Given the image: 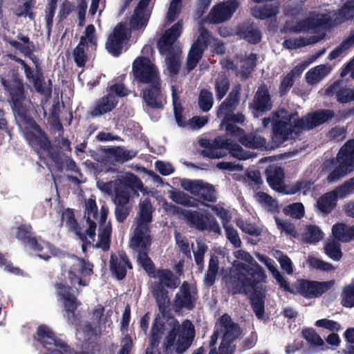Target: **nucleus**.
<instances>
[{
	"instance_id": "1",
	"label": "nucleus",
	"mask_w": 354,
	"mask_h": 354,
	"mask_svg": "<svg viewBox=\"0 0 354 354\" xmlns=\"http://www.w3.org/2000/svg\"><path fill=\"white\" fill-rule=\"evenodd\" d=\"M264 269L256 261L251 265L241 263L225 277V285L232 295H250L252 309L259 319L265 315V294L259 290V285L266 282Z\"/></svg>"
},
{
	"instance_id": "2",
	"label": "nucleus",
	"mask_w": 354,
	"mask_h": 354,
	"mask_svg": "<svg viewBox=\"0 0 354 354\" xmlns=\"http://www.w3.org/2000/svg\"><path fill=\"white\" fill-rule=\"evenodd\" d=\"M164 330L165 324L157 315L149 333L145 354H182L191 346L195 334L194 326L190 320L185 319L180 326L179 322L174 319L160 347Z\"/></svg>"
},
{
	"instance_id": "3",
	"label": "nucleus",
	"mask_w": 354,
	"mask_h": 354,
	"mask_svg": "<svg viewBox=\"0 0 354 354\" xmlns=\"http://www.w3.org/2000/svg\"><path fill=\"white\" fill-rule=\"evenodd\" d=\"M77 263H73L68 271V279L71 286L65 283H57L55 286L57 294L64 300V306L67 313L68 319L74 320L75 312L81 305V302L77 299L76 295H80L81 290L75 289L73 294V286L78 284L80 286H87L89 284L90 277L93 273V264L83 258L75 256Z\"/></svg>"
},
{
	"instance_id": "4",
	"label": "nucleus",
	"mask_w": 354,
	"mask_h": 354,
	"mask_svg": "<svg viewBox=\"0 0 354 354\" xmlns=\"http://www.w3.org/2000/svg\"><path fill=\"white\" fill-rule=\"evenodd\" d=\"M337 17L333 21L330 15L327 14L317 15V17H308L298 21L296 25L292 26V22L286 21L281 29L282 33H299L313 30L315 32H319L330 28L335 25L352 20L354 19V0H347L344 5L337 10Z\"/></svg>"
},
{
	"instance_id": "5",
	"label": "nucleus",
	"mask_w": 354,
	"mask_h": 354,
	"mask_svg": "<svg viewBox=\"0 0 354 354\" xmlns=\"http://www.w3.org/2000/svg\"><path fill=\"white\" fill-rule=\"evenodd\" d=\"M198 143L203 148L201 154L211 159L223 158L227 153L239 160H247L250 157L248 151H244L239 144L225 136H217L213 140L202 138Z\"/></svg>"
},
{
	"instance_id": "6",
	"label": "nucleus",
	"mask_w": 354,
	"mask_h": 354,
	"mask_svg": "<svg viewBox=\"0 0 354 354\" xmlns=\"http://www.w3.org/2000/svg\"><path fill=\"white\" fill-rule=\"evenodd\" d=\"M1 83L8 94L12 111L16 118L21 121L31 116L29 109L26 106L27 93L23 79L13 75L6 79L0 77Z\"/></svg>"
},
{
	"instance_id": "7",
	"label": "nucleus",
	"mask_w": 354,
	"mask_h": 354,
	"mask_svg": "<svg viewBox=\"0 0 354 354\" xmlns=\"http://www.w3.org/2000/svg\"><path fill=\"white\" fill-rule=\"evenodd\" d=\"M21 122L38 133V134H36L32 131H29L26 133V138L31 147L35 150H41L46 153L53 162H60L59 153L55 147H53L48 134L40 127L33 118L30 116Z\"/></svg>"
},
{
	"instance_id": "8",
	"label": "nucleus",
	"mask_w": 354,
	"mask_h": 354,
	"mask_svg": "<svg viewBox=\"0 0 354 354\" xmlns=\"http://www.w3.org/2000/svg\"><path fill=\"white\" fill-rule=\"evenodd\" d=\"M219 326L223 333L218 351L214 348L209 354H233L236 351L234 342L241 334V328L238 324L233 322L231 317L225 313L219 318Z\"/></svg>"
},
{
	"instance_id": "9",
	"label": "nucleus",
	"mask_w": 354,
	"mask_h": 354,
	"mask_svg": "<svg viewBox=\"0 0 354 354\" xmlns=\"http://www.w3.org/2000/svg\"><path fill=\"white\" fill-rule=\"evenodd\" d=\"M334 285V280L319 281L299 279L295 284L294 295H299L306 299L319 298L330 290Z\"/></svg>"
},
{
	"instance_id": "10",
	"label": "nucleus",
	"mask_w": 354,
	"mask_h": 354,
	"mask_svg": "<svg viewBox=\"0 0 354 354\" xmlns=\"http://www.w3.org/2000/svg\"><path fill=\"white\" fill-rule=\"evenodd\" d=\"M132 71L135 80L139 83L151 84L160 82L158 68L149 57H137L133 63Z\"/></svg>"
},
{
	"instance_id": "11",
	"label": "nucleus",
	"mask_w": 354,
	"mask_h": 354,
	"mask_svg": "<svg viewBox=\"0 0 354 354\" xmlns=\"http://www.w3.org/2000/svg\"><path fill=\"white\" fill-rule=\"evenodd\" d=\"M131 32L127 24L118 23L108 36L105 48L109 53L118 57L123 51L124 46L129 42Z\"/></svg>"
},
{
	"instance_id": "12",
	"label": "nucleus",
	"mask_w": 354,
	"mask_h": 354,
	"mask_svg": "<svg viewBox=\"0 0 354 354\" xmlns=\"http://www.w3.org/2000/svg\"><path fill=\"white\" fill-rule=\"evenodd\" d=\"M278 112H272V127L270 148L275 149L280 147L289 139L293 133V125L290 124V118L283 117L279 120Z\"/></svg>"
},
{
	"instance_id": "13",
	"label": "nucleus",
	"mask_w": 354,
	"mask_h": 354,
	"mask_svg": "<svg viewBox=\"0 0 354 354\" xmlns=\"http://www.w3.org/2000/svg\"><path fill=\"white\" fill-rule=\"evenodd\" d=\"M185 220L189 227L200 232L207 230L221 234V230L216 219L209 213H201L198 211L189 210Z\"/></svg>"
},
{
	"instance_id": "14",
	"label": "nucleus",
	"mask_w": 354,
	"mask_h": 354,
	"mask_svg": "<svg viewBox=\"0 0 354 354\" xmlns=\"http://www.w3.org/2000/svg\"><path fill=\"white\" fill-rule=\"evenodd\" d=\"M273 107L272 95L265 83L260 84L255 92L248 108L254 118H259L270 111Z\"/></svg>"
},
{
	"instance_id": "15",
	"label": "nucleus",
	"mask_w": 354,
	"mask_h": 354,
	"mask_svg": "<svg viewBox=\"0 0 354 354\" xmlns=\"http://www.w3.org/2000/svg\"><path fill=\"white\" fill-rule=\"evenodd\" d=\"M198 299V291L187 281H183L179 290L175 295L173 301V308L176 313L182 310H192L195 308Z\"/></svg>"
},
{
	"instance_id": "16",
	"label": "nucleus",
	"mask_w": 354,
	"mask_h": 354,
	"mask_svg": "<svg viewBox=\"0 0 354 354\" xmlns=\"http://www.w3.org/2000/svg\"><path fill=\"white\" fill-rule=\"evenodd\" d=\"M334 117V111L319 109L294 121L293 127L298 130H311L331 120Z\"/></svg>"
},
{
	"instance_id": "17",
	"label": "nucleus",
	"mask_w": 354,
	"mask_h": 354,
	"mask_svg": "<svg viewBox=\"0 0 354 354\" xmlns=\"http://www.w3.org/2000/svg\"><path fill=\"white\" fill-rule=\"evenodd\" d=\"M181 187L192 194L198 196L201 200L214 203L216 201V192L214 187L202 180L184 179Z\"/></svg>"
},
{
	"instance_id": "18",
	"label": "nucleus",
	"mask_w": 354,
	"mask_h": 354,
	"mask_svg": "<svg viewBox=\"0 0 354 354\" xmlns=\"http://www.w3.org/2000/svg\"><path fill=\"white\" fill-rule=\"evenodd\" d=\"M239 6L237 0H228L215 5L208 15V21L209 24H218L230 20Z\"/></svg>"
},
{
	"instance_id": "19",
	"label": "nucleus",
	"mask_w": 354,
	"mask_h": 354,
	"mask_svg": "<svg viewBox=\"0 0 354 354\" xmlns=\"http://www.w3.org/2000/svg\"><path fill=\"white\" fill-rule=\"evenodd\" d=\"M108 214V207L102 206L99 219L98 241L93 246L96 248H100L104 252L110 249L112 233V225L111 221L106 223Z\"/></svg>"
},
{
	"instance_id": "20",
	"label": "nucleus",
	"mask_w": 354,
	"mask_h": 354,
	"mask_svg": "<svg viewBox=\"0 0 354 354\" xmlns=\"http://www.w3.org/2000/svg\"><path fill=\"white\" fill-rule=\"evenodd\" d=\"M132 264L124 250L118 254L112 253L110 257L109 269L112 275L121 281L127 276V268L132 269Z\"/></svg>"
},
{
	"instance_id": "21",
	"label": "nucleus",
	"mask_w": 354,
	"mask_h": 354,
	"mask_svg": "<svg viewBox=\"0 0 354 354\" xmlns=\"http://www.w3.org/2000/svg\"><path fill=\"white\" fill-rule=\"evenodd\" d=\"M142 99L147 106L151 109H163L166 99L161 91L160 82L149 84L142 91Z\"/></svg>"
},
{
	"instance_id": "22",
	"label": "nucleus",
	"mask_w": 354,
	"mask_h": 354,
	"mask_svg": "<svg viewBox=\"0 0 354 354\" xmlns=\"http://www.w3.org/2000/svg\"><path fill=\"white\" fill-rule=\"evenodd\" d=\"M183 30L181 21H178L167 30L157 41V48L162 55L173 53L172 46L180 37Z\"/></svg>"
},
{
	"instance_id": "23",
	"label": "nucleus",
	"mask_w": 354,
	"mask_h": 354,
	"mask_svg": "<svg viewBox=\"0 0 354 354\" xmlns=\"http://www.w3.org/2000/svg\"><path fill=\"white\" fill-rule=\"evenodd\" d=\"M62 220L66 221V225L70 230L73 232L82 242V250L84 253L86 252L88 247L94 246V244L87 238L86 232H82V228L80 227L72 209L68 208L63 212Z\"/></svg>"
},
{
	"instance_id": "24",
	"label": "nucleus",
	"mask_w": 354,
	"mask_h": 354,
	"mask_svg": "<svg viewBox=\"0 0 354 354\" xmlns=\"http://www.w3.org/2000/svg\"><path fill=\"white\" fill-rule=\"evenodd\" d=\"M149 229L136 227L133 231V235L130 239L131 248L137 252L138 254L143 252H149L151 245V238L149 234Z\"/></svg>"
},
{
	"instance_id": "25",
	"label": "nucleus",
	"mask_w": 354,
	"mask_h": 354,
	"mask_svg": "<svg viewBox=\"0 0 354 354\" xmlns=\"http://www.w3.org/2000/svg\"><path fill=\"white\" fill-rule=\"evenodd\" d=\"M118 104L116 97L106 94L98 98L88 112V116L95 118L111 112Z\"/></svg>"
},
{
	"instance_id": "26",
	"label": "nucleus",
	"mask_w": 354,
	"mask_h": 354,
	"mask_svg": "<svg viewBox=\"0 0 354 354\" xmlns=\"http://www.w3.org/2000/svg\"><path fill=\"white\" fill-rule=\"evenodd\" d=\"M55 108L56 105H54L53 111L51 114L53 118H56L57 121H59V115L55 111ZM57 131L59 133V136L55 138L54 142L55 145H53V147H55L57 151L59 153L61 162L54 163L59 169H62L64 165V152H71L72 149L71 147V141L67 138L63 137L64 128L59 122H57Z\"/></svg>"
},
{
	"instance_id": "27",
	"label": "nucleus",
	"mask_w": 354,
	"mask_h": 354,
	"mask_svg": "<svg viewBox=\"0 0 354 354\" xmlns=\"http://www.w3.org/2000/svg\"><path fill=\"white\" fill-rule=\"evenodd\" d=\"M98 215V209L95 199L89 198L85 202V209L84 218L86 220L88 227L86 230L88 237L95 241L96 236L97 224L95 221Z\"/></svg>"
},
{
	"instance_id": "28",
	"label": "nucleus",
	"mask_w": 354,
	"mask_h": 354,
	"mask_svg": "<svg viewBox=\"0 0 354 354\" xmlns=\"http://www.w3.org/2000/svg\"><path fill=\"white\" fill-rule=\"evenodd\" d=\"M150 1L140 0L138 2L130 20V26L133 30H140L147 25L150 13L147 10V8Z\"/></svg>"
},
{
	"instance_id": "29",
	"label": "nucleus",
	"mask_w": 354,
	"mask_h": 354,
	"mask_svg": "<svg viewBox=\"0 0 354 354\" xmlns=\"http://www.w3.org/2000/svg\"><path fill=\"white\" fill-rule=\"evenodd\" d=\"M330 165H335L338 162L347 169L354 170V140L347 141L339 149L336 160L330 159Z\"/></svg>"
},
{
	"instance_id": "30",
	"label": "nucleus",
	"mask_w": 354,
	"mask_h": 354,
	"mask_svg": "<svg viewBox=\"0 0 354 354\" xmlns=\"http://www.w3.org/2000/svg\"><path fill=\"white\" fill-rule=\"evenodd\" d=\"M17 37L19 40L22 41L24 45H22L16 40H10L9 41L10 45L23 53L24 55L28 57L32 62L35 66L39 64V58L33 54V52L35 50V44L30 40L28 36L21 33L18 34Z\"/></svg>"
},
{
	"instance_id": "31",
	"label": "nucleus",
	"mask_w": 354,
	"mask_h": 354,
	"mask_svg": "<svg viewBox=\"0 0 354 354\" xmlns=\"http://www.w3.org/2000/svg\"><path fill=\"white\" fill-rule=\"evenodd\" d=\"M240 100V92L239 89L233 88L227 97L219 105L216 115L219 118H224L225 115L233 113Z\"/></svg>"
},
{
	"instance_id": "32",
	"label": "nucleus",
	"mask_w": 354,
	"mask_h": 354,
	"mask_svg": "<svg viewBox=\"0 0 354 354\" xmlns=\"http://www.w3.org/2000/svg\"><path fill=\"white\" fill-rule=\"evenodd\" d=\"M151 293L154 297L158 310L163 317H167L169 313V299L168 297L169 292L165 288L159 285L157 287H153Z\"/></svg>"
},
{
	"instance_id": "33",
	"label": "nucleus",
	"mask_w": 354,
	"mask_h": 354,
	"mask_svg": "<svg viewBox=\"0 0 354 354\" xmlns=\"http://www.w3.org/2000/svg\"><path fill=\"white\" fill-rule=\"evenodd\" d=\"M284 171L281 167L266 169L267 182L274 191L281 193L284 191Z\"/></svg>"
},
{
	"instance_id": "34",
	"label": "nucleus",
	"mask_w": 354,
	"mask_h": 354,
	"mask_svg": "<svg viewBox=\"0 0 354 354\" xmlns=\"http://www.w3.org/2000/svg\"><path fill=\"white\" fill-rule=\"evenodd\" d=\"M338 198L339 196L335 189L327 192L318 198L316 207L320 212L328 214L336 207Z\"/></svg>"
},
{
	"instance_id": "35",
	"label": "nucleus",
	"mask_w": 354,
	"mask_h": 354,
	"mask_svg": "<svg viewBox=\"0 0 354 354\" xmlns=\"http://www.w3.org/2000/svg\"><path fill=\"white\" fill-rule=\"evenodd\" d=\"M304 68L305 66L301 65L297 66L283 77L279 87V93L281 97L288 94L294 85L295 80L301 76Z\"/></svg>"
},
{
	"instance_id": "36",
	"label": "nucleus",
	"mask_w": 354,
	"mask_h": 354,
	"mask_svg": "<svg viewBox=\"0 0 354 354\" xmlns=\"http://www.w3.org/2000/svg\"><path fill=\"white\" fill-rule=\"evenodd\" d=\"M207 48L201 44L199 40H196L192 44L188 53L187 59L186 62V68L188 72L194 70L199 61L203 56L204 51Z\"/></svg>"
},
{
	"instance_id": "37",
	"label": "nucleus",
	"mask_w": 354,
	"mask_h": 354,
	"mask_svg": "<svg viewBox=\"0 0 354 354\" xmlns=\"http://www.w3.org/2000/svg\"><path fill=\"white\" fill-rule=\"evenodd\" d=\"M140 210L137 217V226L149 229V225L152 221V205L149 199L146 198L139 205Z\"/></svg>"
},
{
	"instance_id": "38",
	"label": "nucleus",
	"mask_w": 354,
	"mask_h": 354,
	"mask_svg": "<svg viewBox=\"0 0 354 354\" xmlns=\"http://www.w3.org/2000/svg\"><path fill=\"white\" fill-rule=\"evenodd\" d=\"M153 277L158 278L159 281L155 282L153 287L160 285L165 288L174 289L178 286V278L169 269H158L156 270V274Z\"/></svg>"
},
{
	"instance_id": "39",
	"label": "nucleus",
	"mask_w": 354,
	"mask_h": 354,
	"mask_svg": "<svg viewBox=\"0 0 354 354\" xmlns=\"http://www.w3.org/2000/svg\"><path fill=\"white\" fill-rule=\"evenodd\" d=\"M239 142L245 147L250 149H266V140L254 133L245 132L239 138Z\"/></svg>"
},
{
	"instance_id": "40",
	"label": "nucleus",
	"mask_w": 354,
	"mask_h": 354,
	"mask_svg": "<svg viewBox=\"0 0 354 354\" xmlns=\"http://www.w3.org/2000/svg\"><path fill=\"white\" fill-rule=\"evenodd\" d=\"M81 45H86V50L89 48L95 50L97 46V38L95 35V28L93 24H89L85 29L84 35L81 36L80 39Z\"/></svg>"
},
{
	"instance_id": "41",
	"label": "nucleus",
	"mask_w": 354,
	"mask_h": 354,
	"mask_svg": "<svg viewBox=\"0 0 354 354\" xmlns=\"http://www.w3.org/2000/svg\"><path fill=\"white\" fill-rule=\"evenodd\" d=\"M278 12L279 7L277 6H273L272 4H266L252 10V16L262 20L274 17Z\"/></svg>"
},
{
	"instance_id": "42",
	"label": "nucleus",
	"mask_w": 354,
	"mask_h": 354,
	"mask_svg": "<svg viewBox=\"0 0 354 354\" xmlns=\"http://www.w3.org/2000/svg\"><path fill=\"white\" fill-rule=\"evenodd\" d=\"M58 0H48L45 9L46 35L50 37L53 26V18L57 7Z\"/></svg>"
},
{
	"instance_id": "43",
	"label": "nucleus",
	"mask_w": 354,
	"mask_h": 354,
	"mask_svg": "<svg viewBox=\"0 0 354 354\" xmlns=\"http://www.w3.org/2000/svg\"><path fill=\"white\" fill-rule=\"evenodd\" d=\"M239 33L243 39L252 44H259L262 38L261 32L259 28L252 26L243 27Z\"/></svg>"
},
{
	"instance_id": "44",
	"label": "nucleus",
	"mask_w": 354,
	"mask_h": 354,
	"mask_svg": "<svg viewBox=\"0 0 354 354\" xmlns=\"http://www.w3.org/2000/svg\"><path fill=\"white\" fill-rule=\"evenodd\" d=\"M25 247H28L31 250L37 252L38 257L45 261L50 259V256L42 254L43 246L39 243L35 235V233L28 235L22 242H21Z\"/></svg>"
},
{
	"instance_id": "45",
	"label": "nucleus",
	"mask_w": 354,
	"mask_h": 354,
	"mask_svg": "<svg viewBox=\"0 0 354 354\" xmlns=\"http://www.w3.org/2000/svg\"><path fill=\"white\" fill-rule=\"evenodd\" d=\"M171 200L177 204L189 207H197L198 201L183 192H174L171 195Z\"/></svg>"
},
{
	"instance_id": "46",
	"label": "nucleus",
	"mask_w": 354,
	"mask_h": 354,
	"mask_svg": "<svg viewBox=\"0 0 354 354\" xmlns=\"http://www.w3.org/2000/svg\"><path fill=\"white\" fill-rule=\"evenodd\" d=\"M340 304L345 308H351L354 307V279H352L350 284L343 288Z\"/></svg>"
},
{
	"instance_id": "47",
	"label": "nucleus",
	"mask_w": 354,
	"mask_h": 354,
	"mask_svg": "<svg viewBox=\"0 0 354 354\" xmlns=\"http://www.w3.org/2000/svg\"><path fill=\"white\" fill-rule=\"evenodd\" d=\"M55 334V333L50 327L46 325L41 324L37 327L35 338L38 342L42 344L44 347H46L49 342L53 340Z\"/></svg>"
},
{
	"instance_id": "48",
	"label": "nucleus",
	"mask_w": 354,
	"mask_h": 354,
	"mask_svg": "<svg viewBox=\"0 0 354 354\" xmlns=\"http://www.w3.org/2000/svg\"><path fill=\"white\" fill-rule=\"evenodd\" d=\"M86 45H81L79 42L77 46L73 49V57L76 66L79 68H83L88 61V55L86 52Z\"/></svg>"
},
{
	"instance_id": "49",
	"label": "nucleus",
	"mask_w": 354,
	"mask_h": 354,
	"mask_svg": "<svg viewBox=\"0 0 354 354\" xmlns=\"http://www.w3.org/2000/svg\"><path fill=\"white\" fill-rule=\"evenodd\" d=\"M230 80L225 75H219L215 81V93L218 100H222L230 89Z\"/></svg>"
},
{
	"instance_id": "50",
	"label": "nucleus",
	"mask_w": 354,
	"mask_h": 354,
	"mask_svg": "<svg viewBox=\"0 0 354 354\" xmlns=\"http://www.w3.org/2000/svg\"><path fill=\"white\" fill-rule=\"evenodd\" d=\"M332 234L335 239L343 242L347 243L351 241V236L349 235V227L342 223H337L332 227Z\"/></svg>"
},
{
	"instance_id": "51",
	"label": "nucleus",
	"mask_w": 354,
	"mask_h": 354,
	"mask_svg": "<svg viewBox=\"0 0 354 354\" xmlns=\"http://www.w3.org/2000/svg\"><path fill=\"white\" fill-rule=\"evenodd\" d=\"M257 55L252 53L246 57L241 66V75L245 78H248L254 71L257 66Z\"/></svg>"
},
{
	"instance_id": "52",
	"label": "nucleus",
	"mask_w": 354,
	"mask_h": 354,
	"mask_svg": "<svg viewBox=\"0 0 354 354\" xmlns=\"http://www.w3.org/2000/svg\"><path fill=\"white\" fill-rule=\"evenodd\" d=\"M323 237L324 233L317 226L313 225H308L304 234V241L308 243H317L321 241Z\"/></svg>"
},
{
	"instance_id": "53",
	"label": "nucleus",
	"mask_w": 354,
	"mask_h": 354,
	"mask_svg": "<svg viewBox=\"0 0 354 354\" xmlns=\"http://www.w3.org/2000/svg\"><path fill=\"white\" fill-rule=\"evenodd\" d=\"M213 94L212 93L205 88L201 90L198 96V105L200 109L204 111H209L213 106Z\"/></svg>"
},
{
	"instance_id": "54",
	"label": "nucleus",
	"mask_w": 354,
	"mask_h": 354,
	"mask_svg": "<svg viewBox=\"0 0 354 354\" xmlns=\"http://www.w3.org/2000/svg\"><path fill=\"white\" fill-rule=\"evenodd\" d=\"M327 68L324 65H319L306 73V79L308 83L319 82L328 74Z\"/></svg>"
},
{
	"instance_id": "55",
	"label": "nucleus",
	"mask_w": 354,
	"mask_h": 354,
	"mask_svg": "<svg viewBox=\"0 0 354 354\" xmlns=\"http://www.w3.org/2000/svg\"><path fill=\"white\" fill-rule=\"evenodd\" d=\"M258 196L260 203L263 204L265 208L268 212L272 213H278L279 212L277 201L274 199L271 196L265 192H259Z\"/></svg>"
},
{
	"instance_id": "56",
	"label": "nucleus",
	"mask_w": 354,
	"mask_h": 354,
	"mask_svg": "<svg viewBox=\"0 0 354 354\" xmlns=\"http://www.w3.org/2000/svg\"><path fill=\"white\" fill-rule=\"evenodd\" d=\"M283 213L292 218L300 219L305 214L304 206L301 203H294L286 206L283 208Z\"/></svg>"
},
{
	"instance_id": "57",
	"label": "nucleus",
	"mask_w": 354,
	"mask_h": 354,
	"mask_svg": "<svg viewBox=\"0 0 354 354\" xmlns=\"http://www.w3.org/2000/svg\"><path fill=\"white\" fill-rule=\"evenodd\" d=\"M111 154L117 162H124L133 158L137 155V152L119 147L113 149Z\"/></svg>"
},
{
	"instance_id": "58",
	"label": "nucleus",
	"mask_w": 354,
	"mask_h": 354,
	"mask_svg": "<svg viewBox=\"0 0 354 354\" xmlns=\"http://www.w3.org/2000/svg\"><path fill=\"white\" fill-rule=\"evenodd\" d=\"M107 94L112 97H124L129 95L130 91L124 86L123 83H115L106 88Z\"/></svg>"
},
{
	"instance_id": "59",
	"label": "nucleus",
	"mask_w": 354,
	"mask_h": 354,
	"mask_svg": "<svg viewBox=\"0 0 354 354\" xmlns=\"http://www.w3.org/2000/svg\"><path fill=\"white\" fill-rule=\"evenodd\" d=\"M130 196L129 187L120 185L115 188L114 203L115 204L128 205Z\"/></svg>"
},
{
	"instance_id": "60",
	"label": "nucleus",
	"mask_w": 354,
	"mask_h": 354,
	"mask_svg": "<svg viewBox=\"0 0 354 354\" xmlns=\"http://www.w3.org/2000/svg\"><path fill=\"white\" fill-rule=\"evenodd\" d=\"M197 250L194 251V257L196 264L200 270H202L204 266V255L208 250L207 245L201 241H196Z\"/></svg>"
},
{
	"instance_id": "61",
	"label": "nucleus",
	"mask_w": 354,
	"mask_h": 354,
	"mask_svg": "<svg viewBox=\"0 0 354 354\" xmlns=\"http://www.w3.org/2000/svg\"><path fill=\"white\" fill-rule=\"evenodd\" d=\"M324 250L326 254L334 261H339L342 257L340 245L335 241L328 243Z\"/></svg>"
},
{
	"instance_id": "62",
	"label": "nucleus",
	"mask_w": 354,
	"mask_h": 354,
	"mask_svg": "<svg viewBox=\"0 0 354 354\" xmlns=\"http://www.w3.org/2000/svg\"><path fill=\"white\" fill-rule=\"evenodd\" d=\"M335 190L339 198H344L354 193V177L346 180L341 185L337 187Z\"/></svg>"
},
{
	"instance_id": "63",
	"label": "nucleus",
	"mask_w": 354,
	"mask_h": 354,
	"mask_svg": "<svg viewBox=\"0 0 354 354\" xmlns=\"http://www.w3.org/2000/svg\"><path fill=\"white\" fill-rule=\"evenodd\" d=\"M223 228L225 231L227 239L233 245L235 248H241V241L239 238L237 230L232 225H225V223H223Z\"/></svg>"
},
{
	"instance_id": "64",
	"label": "nucleus",
	"mask_w": 354,
	"mask_h": 354,
	"mask_svg": "<svg viewBox=\"0 0 354 354\" xmlns=\"http://www.w3.org/2000/svg\"><path fill=\"white\" fill-rule=\"evenodd\" d=\"M303 337L313 346H323L324 341L313 328H308L302 330Z\"/></svg>"
}]
</instances>
